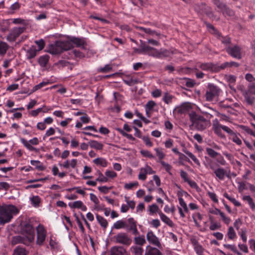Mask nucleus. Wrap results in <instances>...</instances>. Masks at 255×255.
Here are the masks:
<instances>
[{
    "label": "nucleus",
    "mask_w": 255,
    "mask_h": 255,
    "mask_svg": "<svg viewBox=\"0 0 255 255\" xmlns=\"http://www.w3.org/2000/svg\"><path fill=\"white\" fill-rule=\"evenodd\" d=\"M147 241L151 244L162 249V246L158 238L152 232H148L146 235Z\"/></svg>",
    "instance_id": "nucleus-13"
},
{
    "label": "nucleus",
    "mask_w": 255,
    "mask_h": 255,
    "mask_svg": "<svg viewBox=\"0 0 255 255\" xmlns=\"http://www.w3.org/2000/svg\"><path fill=\"white\" fill-rule=\"evenodd\" d=\"M155 150L156 152V155L158 157L160 160L162 159L165 157V154L161 149L155 148Z\"/></svg>",
    "instance_id": "nucleus-55"
},
{
    "label": "nucleus",
    "mask_w": 255,
    "mask_h": 255,
    "mask_svg": "<svg viewBox=\"0 0 255 255\" xmlns=\"http://www.w3.org/2000/svg\"><path fill=\"white\" fill-rule=\"evenodd\" d=\"M25 28L24 27H15L12 28L6 37V39L9 42L15 41L16 38L22 33Z\"/></svg>",
    "instance_id": "nucleus-9"
},
{
    "label": "nucleus",
    "mask_w": 255,
    "mask_h": 255,
    "mask_svg": "<svg viewBox=\"0 0 255 255\" xmlns=\"http://www.w3.org/2000/svg\"><path fill=\"white\" fill-rule=\"evenodd\" d=\"M180 176L184 180V181L186 182H187L190 179L188 178V174L184 170L180 171Z\"/></svg>",
    "instance_id": "nucleus-58"
},
{
    "label": "nucleus",
    "mask_w": 255,
    "mask_h": 255,
    "mask_svg": "<svg viewBox=\"0 0 255 255\" xmlns=\"http://www.w3.org/2000/svg\"><path fill=\"white\" fill-rule=\"evenodd\" d=\"M230 138L236 144L240 145L242 144L241 140L239 138L237 135L236 134L232 137H230Z\"/></svg>",
    "instance_id": "nucleus-61"
},
{
    "label": "nucleus",
    "mask_w": 255,
    "mask_h": 255,
    "mask_svg": "<svg viewBox=\"0 0 255 255\" xmlns=\"http://www.w3.org/2000/svg\"><path fill=\"white\" fill-rule=\"evenodd\" d=\"M110 255H127L126 249L122 246H115L111 248Z\"/></svg>",
    "instance_id": "nucleus-14"
},
{
    "label": "nucleus",
    "mask_w": 255,
    "mask_h": 255,
    "mask_svg": "<svg viewBox=\"0 0 255 255\" xmlns=\"http://www.w3.org/2000/svg\"><path fill=\"white\" fill-rule=\"evenodd\" d=\"M141 154L144 157H149L150 158H154L155 157L153 156L150 151L146 150H142L140 151Z\"/></svg>",
    "instance_id": "nucleus-49"
},
{
    "label": "nucleus",
    "mask_w": 255,
    "mask_h": 255,
    "mask_svg": "<svg viewBox=\"0 0 255 255\" xmlns=\"http://www.w3.org/2000/svg\"><path fill=\"white\" fill-rule=\"evenodd\" d=\"M226 49L227 53L233 57L238 59L241 58V48L239 46L237 45L233 47L227 46Z\"/></svg>",
    "instance_id": "nucleus-12"
},
{
    "label": "nucleus",
    "mask_w": 255,
    "mask_h": 255,
    "mask_svg": "<svg viewBox=\"0 0 255 255\" xmlns=\"http://www.w3.org/2000/svg\"><path fill=\"white\" fill-rule=\"evenodd\" d=\"M9 48L8 44L3 41H0V55H4Z\"/></svg>",
    "instance_id": "nucleus-29"
},
{
    "label": "nucleus",
    "mask_w": 255,
    "mask_h": 255,
    "mask_svg": "<svg viewBox=\"0 0 255 255\" xmlns=\"http://www.w3.org/2000/svg\"><path fill=\"white\" fill-rule=\"evenodd\" d=\"M118 130L122 134V135L124 136L127 137L128 139L134 140V138L131 134H128L126 132H129L131 131L132 128H117Z\"/></svg>",
    "instance_id": "nucleus-23"
},
{
    "label": "nucleus",
    "mask_w": 255,
    "mask_h": 255,
    "mask_svg": "<svg viewBox=\"0 0 255 255\" xmlns=\"http://www.w3.org/2000/svg\"><path fill=\"white\" fill-rule=\"evenodd\" d=\"M243 199L245 201H247L248 202V204L253 210L255 209V204L253 201V199L250 196H244L243 197Z\"/></svg>",
    "instance_id": "nucleus-35"
},
{
    "label": "nucleus",
    "mask_w": 255,
    "mask_h": 255,
    "mask_svg": "<svg viewBox=\"0 0 255 255\" xmlns=\"http://www.w3.org/2000/svg\"><path fill=\"white\" fill-rule=\"evenodd\" d=\"M135 114L143 122L145 123H148L149 122V120L146 119L144 117H143L141 113L138 112L137 110L135 111Z\"/></svg>",
    "instance_id": "nucleus-59"
},
{
    "label": "nucleus",
    "mask_w": 255,
    "mask_h": 255,
    "mask_svg": "<svg viewBox=\"0 0 255 255\" xmlns=\"http://www.w3.org/2000/svg\"><path fill=\"white\" fill-rule=\"evenodd\" d=\"M156 106V103L153 101L147 102L145 105V111L148 117L151 116V113L153 108Z\"/></svg>",
    "instance_id": "nucleus-19"
},
{
    "label": "nucleus",
    "mask_w": 255,
    "mask_h": 255,
    "mask_svg": "<svg viewBox=\"0 0 255 255\" xmlns=\"http://www.w3.org/2000/svg\"><path fill=\"white\" fill-rule=\"evenodd\" d=\"M18 212L17 209L13 205L1 206L0 205V224L3 225L10 221L13 215Z\"/></svg>",
    "instance_id": "nucleus-4"
},
{
    "label": "nucleus",
    "mask_w": 255,
    "mask_h": 255,
    "mask_svg": "<svg viewBox=\"0 0 255 255\" xmlns=\"http://www.w3.org/2000/svg\"><path fill=\"white\" fill-rule=\"evenodd\" d=\"M207 88L205 94L206 100L212 101L215 97L219 96L220 89L217 86L211 83L208 84Z\"/></svg>",
    "instance_id": "nucleus-6"
},
{
    "label": "nucleus",
    "mask_w": 255,
    "mask_h": 255,
    "mask_svg": "<svg viewBox=\"0 0 255 255\" xmlns=\"http://www.w3.org/2000/svg\"><path fill=\"white\" fill-rule=\"evenodd\" d=\"M227 235L230 240H234L236 237V234L232 227L229 228Z\"/></svg>",
    "instance_id": "nucleus-38"
},
{
    "label": "nucleus",
    "mask_w": 255,
    "mask_h": 255,
    "mask_svg": "<svg viewBox=\"0 0 255 255\" xmlns=\"http://www.w3.org/2000/svg\"><path fill=\"white\" fill-rule=\"evenodd\" d=\"M20 140L21 142L28 150L30 151H35L36 152H38V149L32 146L27 140L24 138H21Z\"/></svg>",
    "instance_id": "nucleus-27"
},
{
    "label": "nucleus",
    "mask_w": 255,
    "mask_h": 255,
    "mask_svg": "<svg viewBox=\"0 0 255 255\" xmlns=\"http://www.w3.org/2000/svg\"><path fill=\"white\" fill-rule=\"evenodd\" d=\"M148 249L146 251L144 255H162L159 249L148 246Z\"/></svg>",
    "instance_id": "nucleus-17"
},
{
    "label": "nucleus",
    "mask_w": 255,
    "mask_h": 255,
    "mask_svg": "<svg viewBox=\"0 0 255 255\" xmlns=\"http://www.w3.org/2000/svg\"><path fill=\"white\" fill-rule=\"evenodd\" d=\"M247 230L245 229H242L240 233L241 237L244 242L246 243L247 240L246 236Z\"/></svg>",
    "instance_id": "nucleus-57"
},
{
    "label": "nucleus",
    "mask_w": 255,
    "mask_h": 255,
    "mask_svg": "<svg viewBox=\"0 0 255 255\" xmlns=\"http://www.w3.org/2000/svg\"><path fill=\"white\" fill-rule=\"evenodd\" d=\"M30 163L31 165L35 166V168L39 171H43L44 170V167L42 165V163L38 160H31Z\"/></svg>",
    "instance_id": "nucleus-33"
},
{
    "label": "nucleus",
    "mask_w": 255,
    "mask_h": 255,
    "mask_svg": "<svg viewBox=\"0 0 255 255\" xmlns=\"http://www.w3.org/2000/svg\"><path fill=\"white\" fill-rule=\"evenodd\" d=\"M224 196L232 202L235 206L237 207H240L241 205V203L237 201L235 198L230 197L227 193L225 192L224 194Z\"/></svg>",
    "instance_id": "nucleus-37"
},
{
    "label": "nucleus",
    "mask_w": 255,
    "mask_h": 255,
    "mask_svg": "<svg viewBox=\"0 0 255 255\" xmlns=\"http://www.w3.org/2000/svg\"><path fill=\"white\" fill-rule=\"evenodd\" d=\"M160 162L161 164L164 167L166 171L167 172H168L170 174H171L170 170L172 168L170 164H169L168 163H167L163 161H160Z\"/></svg>",
    "instance_id": "nucleus-53"
},
{
    "label": "nucleus",
    "mask_w": 255,
    "mask_h": 255,
    "mask_svg": "<svg viewBox=\"0 0 255 255\" xmlns=\"http://www.w3.org/2000/svg\"><path fill=\"white\" fill-rule=\"evenodd\" d=\"M159 215L160 217L161 220L165 224L169 226L172 227L174 226V223L173 222L165 215H164L161 212H158Z\"/></svg>",
    "instance_id": "nucleus-20"
},
{
    "label": "nucleus",
    "mask_w": 255,
    "mask_h": 255,
    "mask_svg": "<svg viewBox=\"0 0 255 255\" xmlns=\"http://www.w3.org/2000/svg\"><path fill=\"white\" fill-rule=\"evenodd\" d=\"M134 242L135 244V246H140L142 247V246L146 243L145 240L143 237H135L134 239Z\"/></svg>",
    "instance_id": "nucleus-34"
},
{
    "label": "nucleus",
    "mask_w": 255,
    "mask_h": 255,
    "mask_svg": "<svg viewBox=\"0 0 255 255\" xmlns=\"http://www.w3.org/2000/svg\"><path fill=\"white\" fill-rule=\"evenodd\" d=\"M239 66V64L235 62H226L223 64H222L220 66H219V71L221 70H223L227 67H238Z\"/></svg>",
    "instance_id": "nucleus-24"
},
{
    "label": "nucleus",
    "mask_w": 255,
    "mask_h": 255,
    "mask_svg": "<svg viewBox=\"0 0 255 255\" xmlns=\"http://www.w3.org/2000/svg\"><path fill=\"white\" fill-rule=\"evenodd\" d=\"M158 210L159 208L158 206L155 204H152L149 207V211L152 214L158 212Z\"/></svg>",
    "instance_id": "nucleus-50"
},
{
    "label": "nucleus",
    "mask_w": 255,
    "mask_h": 255,
    "mask_svg": "<svg viewBox=\"0 0 255 255\" xmlns=\"http://www.w3.org/2000/svg\"><path fill=\"white\" fill-rule=\"evenodd\" d=\"M146 171L144 167L141 168L140 169V172L138 175V179L141 180H145L146 178Z\"/></svg>",
    "instance_id": "nucleus-39"
},
{
    "label": "nucleus",
    "mask_w": 255,
    "mask_h": 255,
    "mask_svg": "<svg viewBox=\"0 0 255 255\" xmlns=\"http://www.w3.org/2000/svg\"><path fill=\"white\" fill-rule=\"evenodd\" d=\"M129 251L132 255H142L143 253V248L140 246L133 245L130 248Z\"/></svg>",
    "instance_id": "nucleus-16"
},
{
    "label": "nucleus",
    "mask_w": 255,
    "mask_h": 255,
    "mask_svg": "<svg viewBox=\"0 0 255 255\" xmlns=\"http://www.w3.org/2000/svg\"><path fill=\"white\" fill-rule=\"evenodd\" d=\"M52 122L53 119L50 117H48L44 120V122L38 123L37 124V128H44L45 123L49 124H51Z\"/></svg>",
    "instance_id": "nucleus-42"
},
{
    "label": "nucleus",
    "mask_w": 255,
    "mask_h": 255,
    "mask_svg": "<svg viewBox=\"0 0 255 255\" xmlns=\"http://www.w3.org/2000/svg\"><path fill=\"white\" fill-rule=\"evenodd\" d=\"M93 162L97 165H99L104 167H106L108 164L106 160L103 158H97L93 160Z\"/></svg>",
    "instance_id": "nucleus-31"
},
{
    "label": "nucleus",
    "mask_w": 255,
    "mask_h": 255,
    "mask_svg": "<svg viewBox=\"0 0 255 255\" xmlns=\"http://www.w3.org/2000/svg\"><path fill=\"white\" fill-rule=\"evenodd\" d=\"M140 48L139 52L144 53L149 56L156 58L167 57L173 54L172 51L164 48H161L158 50L155 48L146 45L145 42L141 40H140Z\"/></svg>",
    "instance_id": "nucleus-3"
},
{
    "label": "nucleus",
    "mask_w": 255,
    "mask_h": 255,
    "mask_svg": "<svg viewBox=\"0 0 255 255\" xmlns=\"http://www.w3.org/2000/svg\"><path fill=\"white\" fill-rule=\"evenodd\" d=\"M172 99V96L167 93H165L163 97V101L167 104H168L171 102Z\"/></svg>",
    "instance_id": "nucleus-46"
},
{
    "label": "nucleus",
    "mask_w": 255,
    "mask_h": 255,
    "mask_svg": "<svg viewBox=\"0 0 255 255\" xmlns=\"http://www.w3.org/2000/svg\"><path fill=\"white\" fill-rule=\"evenodd\" d=\"M113 238L116 243L125 246H129L132 242L130 237L127 234L123 232L118 233Z\"/></svg>",
    "instance_id": "nucleus-8"
},
{
    "label": "nucleus",
    "mask_w": 255,
    "mask_h": 255,
    "mask_svg": "<svg viewBox=\"0 0 255 255\" xmlns=\"http://www.w3.org/2000/svg\"><path fill=\"white\" fill-rule=\"evenodd\" d=\"M31 201L33 205L35 207H38L39 205L41 200L38 196H33L31 198Z\"/></svg>",
    "instance_id": "nucleus-41"
},
{
    "label": "nucleus",
    "mask_w": 255,
    "mask_h": 255,
    "mask_svg": "<svg viewBox=\"0 0 255 255\" xmlns=\"http://www.w3.org/2000/svg\"><path fill=\"white\" fill-rule=\"evenodd\" d=\"M125 201L127 202L128 208L133 209L135 207V203L133 201H129V197L125 196Z\"/></svg>",
    "instance_id": "nucleus-48"
},
{
    "label": "nucleus",
    "mask_w": 255,
    "mask_h": 255,
    "mask_svg": "<svg viewBox=\"0 0 255 255\" xmlns=\"http://www.w3.org/2000/svg\"><path fill=\"white\" fill-rule=\"evenodd\" d=\"M189 108H190V106L188 104H184L182 105L180 107L177 108L178 112L179 113H183L186 111L188 110Z\"/></svg>",
    "instance_id": "nucleus-44"
},
{
    "label": "nucleus",
    "mask_w": 255,
    "mask_h": 255,
    "mask_svg": "<svg viewBox=\"0 0 255 255\" xmlns=\"http://www.w3.org/2000/svg\"><path fill=\"white\" fill-rule=\"evenodd\" d=\"M190 120L192 124L190 126L195 127V128H202L204 124L206 123L205 118L196 114L195 112H192L189 114Z\"/></svg>",
    "instance_id": "nucleus-5"
},
{
    "label": "nucleus",
    "mask_w": 255,
    "mask_h": 255,
    "mask_svg": "<svg viewBox=\"0 0 255 255\" xmlns=\"http://www.w3.org/2000/svg\"><path fill=\"white\" fill-rule=\"evenodd\" d=\"M12 23L14 24H21L23 25H26V22L25 20L21 19L20 18H14L12 20Z\"/></svg>",
    "instance_id": "nucleus-54"
},
{
    "label": "nucleus",
    "mask_w": 255,
    "mask_h": 255,
    "mask_svg": "<svg viewBox=\"0 0 255 255\" xmlns=\"http://www.w3.org/2000/svg\"><path fill=\"white\" fill-rule=\"evenodd\" d=\"M113 227L116 229H120L122 228H128V225L126 222L123 220H119L114 223Z\"/></svg>",
    "instance_id": "nucleus-25"
},
{
    "label": "nucleus",
    "mask_w": 255,
    "mask_h": 255,
    "mask_svg": "<svg viewBox=\"0 0 255 255\" xmlns=\"http://www.w3.org/2000/svg\"><path fill=\"white\" fill-rule=\"evenodd\" d=\"M194 10L198 13H205L209 17L214 16L213 12L211 7L206 5L205 3L200 2L194 5Z\"/></svg>",
    "instance_id": "nucleus-7"
},
{
    "label": "nucleus",
    "mask_w": 255,
    "mask_h": 255,
    "mask_svg": "<svg viewBox=\"0 0 255 255\" xmlns=\"http://www.w3.org/2000/svg\"><path fill=\"white\" fill-rule=\"evenodd\" d=\"M129 225L126 228L128 231H132L133 234L136 235L138 234V231L136 228V222L133 218H130L128 220Z\"/></svg>",
    "instance_id": "nucleus-15"
},
{
    "label": "nucleus",
    "mask_w": 255,
    "mask_h": 255,
    "mask_svg": "<svg viewBox=\"0 0 255 255\" xmlns=\"http://www.w3.org/2000/svg\"><path fill=\"white\" fill-rule=\"evenodd\" d=\"M112 67L109 65H106L103 68H101L100 71L103 73H107L110 71L112 70Z\"/></svg>",
    "instance_id": "nucleus-64"
},
{
    "label": "nucleus",
    "mask_w": 255,
    "mask_h": 255,
    "mask_svg": "<svg viewBox=\"0 0 255 255\" xmlns=\"http://www.w3.org/2000/svg\"><path fill=\"white\" fill-rule=\"evenodd\" d=\"M35 43L38 46V51L41 50L44 48L45 46V42L43 39H41L39 40H36L35 41Z\"/></svg>",
    "instance_id": "nucleus-47"
},
{
    "label": "nucleus",
    "mask_w": 255,
    "mask_h": 255,
    "mask_svg": "<svg viewBox=\"0 0 255 255\" xmlns=\"http://www.w3.org/2000/svg\"><path fill=\"white\" fill-rule=\"evenodd\" d=\"M224 14H226L229 16H233L234 14V12L233 10L230 9L229 7L227 6V5H225V7L221 10Z\"/></svg>",
    "instance_id": "nucleus-40"
},
{
    "label": "nucleus",
    "mask_w": 255,
    "mask_h": 255,
    "mask_svg": "<svg viewBox=\"0 0 255 255\" xmlns=\"http://www.w3.org/2000/svg\"><path fill=\"white\" fill-rule=\"evenodd\" d=\"M26 254L25 249L19 246L14 249L13 253V255H26Z\"/></svg>",
    "instance_id": "nucleus-32"
},
{
    "label": "nucleus",
    "mask_w": 255,
    "mask_h": 255,
    "mask_svg": "<svg viewBox=\"0 0 255 255\" xmlns=\"http://www.w3.org/2000/svg\"><path fill=\"white\" fill-rule=\"evenodd\" d=\"M91 147L97 150H102L103 148V144L95 140H91L89 142Z\"/></svg>",
    "instance_id": "nucleus-28"
},
{
    "label": "nucleus",
    "mask_w": 255,
    "mask_h": 255,
    "mask_svg": "<svg viewBox=\"0 0 255 255\" xmlns=\"http://www.w3.org/2000/svg\"><path fill=\"white\" fill-rule=\"evenodd\" d=\"M124 82L128 85V86H132V85L136 83L137 82V80L136 79H133L132 78H129L128 79H124Z\"/></svg>",
    "instance_id": "nucleus-51"
},
{
    "label": "nucleus",
    "mask_w": 255,
    "mask_h": 255,
    "mask_svg": "<svg viewBox=\"0 0 255 255\" xmlns=\"http://www.w3.org/2000/svg\"><path fill=\"white\" fill-rule=\"evenodd\" d=\"M96 218L101 227L104 229H106L107 227L108 222L105 218L98 214L96 215Z\"/></svg>",
    "instance_id": "nucleus-30"
},
{
    "label": "nucleus",
    "mask_w": 255,
    "mask_h": 255,
    "mask_svg": "<svg viewBox=\"0 0 255 255\" xmlns=\"http://www.w3.org/2000/svg\"><path fill=\"white\" fill-rule=\"evenodd\" d=\"M187 155L189 157H190L193 160V161L195 163H196L198 166L200 165V163L199 160L191 152L190 153H187Z\"/></svg>",
    "instance_id": "nucleus-62"
},
{
    "label": "nucleus",
    "mask_w": 255,
    "mask_h": 255,
    "mask_svg": "<svg viewBox=\"0 0 255 255\" xmlns=\"http://www.w3.org/2000/svg\"><path fill=\"white\" fill-rule=\"evenodd\" d=\"M23 236L13 237L11 240L13 245L17 244H23L29 246L34 240V229L29 223L25 224L22 229Z\"/></svg>",
    "instance_id": "nucleus-2"
},
{
    "label": "nucleus",
    "mask_w": 255,
    "mask_h": 255,
    "mask_svg": "<svg viewBox=\"0 0 255 255\" xmlns=\"http://www.w3.org/2000/svg\"><path fill=\"white\" fill-rule=\"evenodd\" d=\"M83 204V203L81 201H77L73 203H69L68 205L71 208L80 209Z\"/></svg>",
    "instance_id": "nucleus-36"
},
{
    "label": "nucleus",
    "mask_w": 255,
    "mask_h": 255,
    "mask_svg": "<svg viewBox=\"0 0 255 255\" xmlns=\"http://www.w3.org/2000/svg\"><path fill=\"white\" fill-rule=\"evenodd\" d=\"M179 202L180 206L183 208L184 211L187 212L188 211L187 206L181 197L179 198Z\"/></svg>",
    "instance_id": "nucleus-56"
},
{
    "label": "nucleus",
    "mask_w": 255,
    "mask_h": 255,
    "mask_svg": "<svg viewBox=\"0 0 255 255\" xmlns=\"http://www.w3.org/2000/svg\"><path fill=\"white\" fill-rule=\"evenodd\" d=\"M89 118L86 114L80 118V121H78L76 124V128H81L82 126V123H88L89 122Z\"/></svg>",
    "instance_id": "nucleus-26"
},
{
    "label": "nucleus",
    "mask_w": 255,
    "mask_h": 255,
    "mask_svg": "<svg viewBox=\"0 0 255 255\" xmlns=\"http://www.w3.org/2000/svg\"><path fill=\"white\" fill-rule=\"evenodd\" d=\"M46 236V232L43 227L39 225L37 228L36 244L39 246L43 244Z\"/></svg>",
    "instance_id": "nucleus-11"
},
{
    "label": "nucleus",
    "mask_w": 255,
    "mask_h": 255,
    "mask_svg": "<svg viewBox=\"0 0 255 255\" xmlns=\"http://www.w3.org/2000/svg\"><path fill=\"white\" fill-rule=\"evenodd\" d=\"M213 2L221 11L224 8V7H225V5H226L220 0H213Z\"/></svg>",
    "instance_id": "nucleus-43"
},
{
    "label": "nucleus",
    "mask_w": 255,
    "mask_h": 255,
    "mask_svg": "<svg viewBox=\"0 0 255 255\" xmlns=\"http://www.w3.org/2000/svg\"><path fill=\"white\" fill-rule=\"evenodd\" d=\"M197 66L203 70L215 72L219 71V65L212 63H198L197 64Z\"/></svg>",
    "instance_id": "nucleus-10"
},
{
    "label": "nucleus",
    "mask_w": 255,
    "mask_h": 255,
    "mask_svg": "<svg viewBox=\"0 0 255 255\" xmlns=\"http://www.w3.org/2000/svg\"><path fill=\"white\" fill-rule=\"evenodd\" d=\"M38 50L36 49L35 46H32L29 49L26 51V57L28 59H31L34 58L37 55Z\"/></svg>",
    "instance_id": "nucleus-18"
},
{
    "label": "nucleus",
    "mask_w": 255,
    "mask_h": 255,
    "mask_svg": "<svg viewBox=\"0 0 255 255\" xmlns=\"http://www.w3.org/2000/svg\"><path fill=\"white\" fill-rule=\"evenodd\" d=\"M105 175L106 177L114 178L116 177L117 175V173L114 171L107 170L105 172Z\"/></svg>",
    "instance_id": "nucleus-52"
},
{
    "label": "nucleus",
    "mask_w": 255,
    "mask_h": 255,
    "mask_svg": "<svg viewBox=\"0 0 255 255\" xmlns=\"http://www.w3.org/2000/svg\"><path fill=\"white\" fill-rule=\"evenodd\" d=\"M221 228V225L220 223H213L211 224V225L209 227L210 229L212 231H214L217 229H219Z\"/></svg>",
    "instance_id": "nucleus-63"
},
{
    "label": "nucleus",
    "mask_w": 255,
    "mask_h": 255,
    "mask_svg": "<svg viewBox=\"0 0 255 255\" xmlns=\"http://www.w3.org/2000/svg\"><path fill=\"white\" fill-rule=\"evenodd\" d=\"M19 3L17 2H15L10 7V10H12L11 13H14V11L19 9Z\"/></svg>",
    "instance_id": "nucleus-60"
},
{
    "label": "nucleus",
    "mask_w": 255,
    "mask_h": 255,
    "mask_svg": "<svg viewBox=\"0 0 255 255\" xmlns=\"http://www.w3.org/2000/svg\"><path fill=\"white\" fill-rule=\"evenodd\" d=\"M49 60V56L48 55H44L39 57L38 62L41 67H45L46 66Z\"/></svg>",
    "instance_id": "nucleus-22"
},
{
    "label": "nucleus",
    "mask_w": 255,
    "mask_h": 255,
    "mask_svg": "<svg viewBox=\"0 0 255 255\" xmlns=\"http://www.w3.org/2000/svg\"><path fill=\"white\" fill-rule=\"evenodd\" d=\"M73 43L77 47H84L85 41L83 39L74 38L71 41H57L54 44L51 45L49 52L53 55L58 54L63 51H67L73 47Z\"/></svg>",
    "instance_id": "nucleus-1"
},
{
    "label": "nucleus",
    "mask_w": 255,
    "mask_h": 255,
    "mask_svg": "<svg viewBox=\"0 0 255 255\" xmlns=\"http://www.w3.org/2000/svg\"><path fill=\"white\" fill-rule=\"evenodd\" d=\"M206 152L212 158L216 157L219 154L217 152L215 151L212 148L209 147L206 148Z\"/></svg>",
    "instance_id": "nucleus-45"
},
{
    "label": "nucleus",
    "mask_w": 255,
    "mask_h": 255,
    "mask_svg": "<svg viewBox=\"0 0 255 255\" xmlns=\"http://www.w3.org/2000/svg\"><path fill=\"white\" fill-rule=\"evenodd\" d=\"M216 177H218L220 180H223L226 175V171L223 168H218L214 171Z\"/></svg>",
    "instance_id": "nucleus-21"
}]
</instances>
